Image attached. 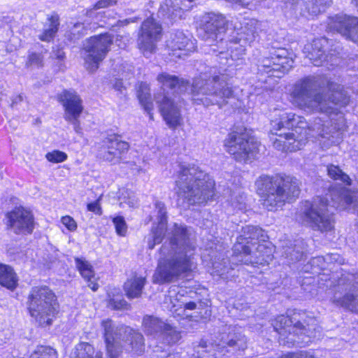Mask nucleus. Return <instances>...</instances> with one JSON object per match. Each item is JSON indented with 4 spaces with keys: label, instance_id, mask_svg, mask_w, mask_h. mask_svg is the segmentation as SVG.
<instances>
[{
    "label": "nucleus",
    "instance_id": "de8ad7c7",
    "mask_svg": "<svg viewBox=\"0 0 358 358\" xmlns=\"http://www.w3.org/2000/svg\"><path fill=\"white\" fill-rule=\"evenodd\" d=\"M80 116H75L74 117H66L65 120L70 122L73 126V129L77 134L82 133V128L80 127V122L79 120Z\"/></svg>",
    "mask_w": 358,
    "mask_h": 358
},
{
    "label": "nucleus",
    "instance_id": "a19ab883",
    "mask_svg": "<svg viewBox=\"0 0 358 358\" xmlns=\"http://www.w3.org/2000/svg\"><path fill=\"white\" fill-rule=\"evenodd\" d=\"M67 155L59 150L49 152L45 155V158L52 163H60L66 160Z\"/></svg>",
    "mask_w": 358,
    "mask_h": 358
},
{
    "label": "nucleus",
    "instance_id": "20e7f679",
    "mask_svg": "<svg viewBox=\"0 0 358 358\" xmlns=\"http://www.w3.org/2000/svg\"><path fill=\"white\" fill-rule=\"evenodd\" d=\"M176 185L177 203L184 208L206 203L215 196V181L194 164L180 166Z\"/></svg>",
    "mask_w": 358,
    "mask_h": 358
},
{
    "label": "nucleus",
    "instance_id": "3c124183",
    "mask_svg": "<svg viewBox=\"0 0 358 358\" xmlns=\"http://www.w3.org/2000/svg\"><path fill=\"white\" fill-rule=\"evenodd\" d=\"M110 305L114 308L117 310L123 309L127 306V303L124 299H112L110 300Z\"/></svg>",
    "mask_w": 358,
    "mask_h": 358
},
{
    "label": "nucleus",
    "instance_id": "49530a36",
    "mask_svg": "<svg viewBox=\"0 0 358 358\" xmlns=\"http://www.w3.org/2000/svg\"><path fill=\"white\" fill-rule=\"evenodd\" d=\"M62 223L71 231H75L77 229V224L76 221L70 216H64L62 218Z\"/></svg>",
    "mask_w": 358,
    "mask_h": 358
},
{
    "label": "nucleus",
    "instance_id": "f704fd0d",
    "mask_svg": "<svg viewBox=\"0 0 358 358\" xmlns=\"http://www.w3.org/2000/svg\"><path fill=\"white\" fill-rule=\"evenodd\" d=\"M228 45L227 48L225 49L224 54H220L218 52H214L216 56H220L222 58L227 59L228 56H230L232 60L240 59L245 54V47L246 45H242L241 44H236L234 43H229V40L227 41Z\"/></svg>",
    "mask_w": 358,
    "mask_h": 358
},
{
    "label": "nucleus",
    "instance_id": "a211bd4d",
    "mask_svg": "<svg viewBox=\"0 0 358 358\" xmlns=\"http://www.w3.org/2000/svg\"><path fill=\"white\" fill-rule=\"evenodd\" d=\"M162 27L153 18L146 19L142 24L138 38V47L145 57L156 49V43L162 36Z\"/></svg>",
    "mask_w": 358,
    "mask_h": 358
},
{
    "label": "nucleus",
    "instance_id": "4468645a",
    "mask_svg": "<svg viewBox=\"0 0 358 358\" xmlns=\"http://www.w3.org/2000/svg\"><path fill=\"white\" fill-rule=\"evenodd\" d=\"M113 43V38L108 34L94 36L87 39L83 45L85 60L87 69L96 71L99 64L106 57Z\"/></svg>",
    "mask_w": 358,
    "mask_h": 358
},
{
    "label": "nucleus",
    "instance_id": "7c9ffc66",
    "mask_svg": "<svg viewBox=\"0 0 358 358\" xmlns=\"http://www.w3.org/2000/svg\"><path fill=\"white\" fill-rule=\"evenodd\" d=\"M48 22L45 25L43 31L38 36L41 41H51L58 31L59 18L57 15H52L48 18Z\"/></svg>",
    "mask_w": 358,
    "mask_h": 358
},
{
    "label": "nucleus",
    "instance_id": "6e6552de",
    "mask_svg": "<svg viewBox=\"0 0 358 358\" xmlns=\"http://www.w3.org/2000/svg\"><path fill=\"white\" fill-rule=\"evenodd\" d=\"M107 358H118L124 350L140 355L144 351L143 336L126 326H117L111 320H103Z\"/></svg>",
    "mask_w": 358,
    "mask_h": 358
},
{
    "label": "nucleus",
    "instance_id": "ea45409f",
    "mask_svg": "<svg viewBox=\"0 0 358 358\" xmlns=\"http://www.w3.org/2000/svg\"><path fill=\"white\" fill-rule=\"evenodd\" d=\"M29 358H58L55 350L48 346H38L31 353Z\"/></svg>",
    "mask_w": 358,
    "mask_h": 358
},
{
    "label": "nucleus",
    "instance_id": "c03bdc74",
    "mask_svg": "<svg viewBox=\"0 0 358 358\" xmlns=\"http://www.w3.org/2000/svg\"><path fill=\"white\" fill-rule=\"evenodd\" d=\"M321 260H324L327 263L338 262L342 264V258L338 254H328L324 257H317L313 259V262H320Z\"/></svg>",
    "mask_w": 358,
    "mask_h": 358
},
{
    "label": "nucleus",
    "instance_id": "b1692460",
    "mask_svg": "<svg viewBox=\"0 0 358 358\" xmlns=\"http://www.w3.org/2000/svg\"><path fill=\"white\" fill-rule=\"evenodd\" d=\"M358 24V17L345 14H337L329 17L327 28L331 31L340 34L346 39H349L352 27Z\"/></svg>",
    "mask_w": 358,
    "mask_h": 358
},
{
    "label": "nucleus",
    "instance_id": "4c0bfd02",
    "mask_svg": "<svg viewBox=\"0 0 358 358\" xmlns=\"http://www.w3.org/2000/svg\"><path fill=\"white\" fill-rule=\"evenodd\" d=\"M75 262L80 273L87 281L94 278V271L90 262L85 259L78 257L75 259Z\"/></svg>",
    "mask_w": 358,
    "mask_h": 358
},
{
    "label": "nucleus",
    "instance_id": "8fccbe9b",
    "mask_svg": "<svg viewBox=\"0 0 358 358\" xmlns=\"http://www.w3.org/2000/svg\"><path fill=\"white\" fill-rule=\"evenodd\" d=\"M204 303L199 301L197 303L194 301H189L184 303V311L186 310H201Z\"/></svg>",
    "mask_w": 358,
    "mask_h": 358
},
{
    "label": "nucleus",
    "instance_id": "5701e85b",
    "mask_svg": "<svg viewBox=\"0 0 358 358\" xmlns=\"http://www.w3.org/2000/svg\"><path fill=\"white\" fill-rule=\"evenodd\" d=\"M257 21L255 20H245L240 28L235 27V30L229 39V43L241 44L242 45H250L257 36Z\"/></svg>",
    "mask_w": 358,
    "mask_h": 358
},
{
    "label": "nucleus",
    "instance_id": "1a4fd4ad",
    "mask_svg": "<svg viewBox=\"0 0 358 358\" xmlns=\"http://www.w3.org/2000/svg\"><path fill=\"white\" fill-rule=\"evenodd\" d=\"M271 132H278L283 128L292 129L291 132L296 134V136L305 137L307 140L309 137H320L321 141L329 146L332 144L338 143L340 139L333 141V136H331V129L329 123L324 124L321 118H317L310 125L306 122L303 117L296 115L292 113L283 112L279 115V119L271 121Z\"/></svg>",
    "mask_w": 358,
    "mask_h": 358
},
{
    "label": "nucleus",
    "instance_id": "13d9d810",
    "mask_svg": "<svg viewBox=\"0 0 358 358\" xmlns=\"http://www.w3.org/2000/svg\"><path fill=\"white\" fill-rule=\"evenodd\" d=\"M159 358H180L178 354L169 353L166 356L161 355Z\"/></svg>",
    "mask_w": 358,
    "mask_h": 358
},
{
    "label": "nucleus",
    "instance_id": "6ab92c4d",
    "mask_svg": "<svg viewBox=\"0 0 358 358\" xmlns=\"http://www.w3.org/2000/svg\"><path fill=\"white\" fill-rule=\"evenodd\" d=\"M8 226L16 234H30L34 228V218L31 211L22 208H15L6 215Z\"/></svg>",
    "mask_w": 358,
    "mask_h": 358
},
{
    "label": "nucleus",
    "instance_id": "f257e3e1",
    "mask_svg": "<svg viewBox=\"0 0 358 358\" xmlns=\"http://www.w3.org/2000/svg\"><path fill=\"white\" fill-rule=\"evenodd\" d=\"M156 220L151 236L148 241L149 249L152 250L160 243L166 234L167 240L159 251L157 266L152 275L155 284L171 283L182 275L192 271L194 267V255L196 248L194 233L191 227L174 223L167 228V210L165 204L155 202Z\"/></svg>",
    "mask_w": 358,
    "mask_h": 358
},
{
    "label": "nucleus",
    "instance_id": "6e6d98bb",
    "mask_svg": "<svg viewBox=\"0 0 358 358\" xmlns=\"http://www.w3.org/2000/svg\"><path fill=\"white\" fill-rule=\"evenodd\" d=\"M53 57L59 61H62L65 57V53L62 50L57 49L54 51Z\"/></svg>",
    "mask_w": 358,
    "mask_h": 358
},
{
    "label": "nucleus",
    "instance_id": "0e129e2a",
    "mask_svg": "<svg viewBox=\"0 0 358 358\" xmlns=\"http://www.w3.org/2000/svg\"><path fill=\"white\" fill-rule=\"evenodd\" d=\"M356 4V6L358 7V0H353Z\"/></svg>",
    "mask_w": 358,
    "mask_h": 358
},
{
    "label": "nucleus",
    "instance_id": "9b49d317",
    "mask_svg": "<svg viewBox=\"0 0 358 358\" xmlns=\"http://www.w3.org/2000/svg\"><path fill=\"white\" fill-rule=\"evenodd\" d=\"M30 316L41 325H50L58 312L59 305L55 293L47 286L31 288L27 301Z\"/></svg>",
    "mask_w": 358,
    "mask_h": 358
},
{
    "label": "nucleus",
    "instance_id": "603ef678",
    "mask_svg": "<svg viewBox=\"0 0 358 358\" xmlns=\"http://www.w3.org/2000/svg\"><path fill=\"white\" fill-rule=\"evenodd\" d=\"M114 3L115 2H113L112 0H99L94 5V7L95 9L98 10L113 5Z\"/></svg>",
    "mask_w": 358,
    "mask_h": 358
},
{
    "label": "nucleus",
    "instance_id": "c9c22d12",
    "mask_svg": "<svg viewBox=\"0 0 358 358\" xmlns=\"http://www.w3.org/2000/svg\"><path fill=\"white\" fill-rule=\"evenodd\" d=\"M85 20L72 23V26L66 34V39L76 43L79 39L87 34V27L85 25Z\"/></svg>",
    "mask_w": 358,
    "mask_h": 358
},
{
    "label": "nucleus",
    "instance_id": "69168bd1",
    "mask_svg": "<svg viewBox=\"0 0 358 358\" xmlns=\"http://www.w3.org/2000/svg\"><path fill=\"white\" fill-rule=\"evenodd\" d=\"M169 300H170V301L172 303L171 296H169Z\"/></svg>",
    "mask_w": 358,
    "mask_h": 358
},
{
    "label": "nucleus",
    "instance_id": "bb28decb",
    "mask_svg": "<svg viewBox=\"0 0 358 358\" xmlns=\"http://www.w3.org/2000/svg\"><path fill=\"white\" fill-rule=\"evenodd\" d=\"M196 0H164L159 9V14L174 20L180 16L182 10H189L192 8V3Z\"/></svg>",
    "mask_w": 358,
    "mask_h": 358
},
{
    "label": "nucleus",
    "instance_id": "bf43d9fd",
    "mask_svg": "<svg viewBox=\"0 0 358 358\" xmlns=\"http://www.w3.org/2000/svg\"><path fill=\"white\" fill-rule=\"evenodd\" d=\"M90 283L89 284V287L93 290L96 291L99 288V285L94 282H93L92 279L89 281Z\"/></svg>",
    "mask_w": 358,
    "mask_h": 358
},
{
    "label": "nucleus",
    "instance_id": "37998d69",
    "mask_svg": "<svg viewBox=\"0 0 358 358\" xmlns=\"http://www.w3.org/2000/svg\"><path fill=\"white\" fill-rule=\"evenodd\" d=\"M43 57L41 53L29 52L28 55L27 66H41L43 65Z\"/></svg>",
    "mask_w": 358,
    "mask_h": 358
},
{
    "label": "nucleus",
    "instance_id": "393cba45",
    "mask_svg": "<svg viewBox=\"0 0 358 358\" xmlns=\"http://www.w3.org/2000/svg\"><path fill=\"white\" fill-rule=\"evenodd\" d=\"M327 44L328 40L325 38H315L312 43L305 45L303 52L314 66H322L327 61Z\"/></svg>",
    "mask_w": 358,
    "mask_h": 358
},
{
    "label": "nucleus",
    "instance_id": "4d7b16f0",
    "mask_svg": "<svg viewBox=\"0 0 358 358\" xmlns=\"http://www.w3.org/2000/svg\"><path fill=\"white\" fill-rule=\"evenodd\" d=\"M129 207H134L137 204L136 199L133 198H129L127 201H125Z\"/></svg>",
    "mask_w": 358,
    "mask_h": 358
},
{
    "label": "nucleus",
    "instance_id": "72a5a7b5",
    "mask_svg": "<svg viewBox=\"0 0 358 358\" xmlns=\"http://www.w3.org/2000/svg\"><path fill=\"white\" fill-rule=\"evenodd\" d=\"M306 247L303 241L297 240L293 247L285 248L284 255L290 262H294L303 259L305 254Z\"/></svg>",
    "mask_w": 358,
    "mask_h": 358
},
{
    "label": "nucleus",
    "instance_id": "ddd939ff",
    "mask_svg": "<svg viewBox=\"0 0 358 358\" xmlns=\"http://www.w3.org/2000/svg\"><path fill=\"white\" fill-rule=\"evenodd\" d=\"M225 150L238 162L254 159L259 152V143L245 132L234 131L224 140Z\"/></svg>",
    "mask_w": 358,
    "mask_h": 358
},
{
    "label": "nucleus",
    "instance_id": "864d4df0",
    "mask_svg": "<svg viewBox=\"0 0 358 358\" xmlns=\"http://www.w3.org/2000/svg\"><path fill=\"white\" fill-rule=\"evenodd\" d=\"M113 87L114 90L119 92L122 94H124V91L126 90L122 80L120 79H115L114 80V83H113Z\"/></svg>",
    "mask_w": 358,
    "mask_h": 358
},
{
    "label": "nucleus",
    "instance_id": "2f4dec72",
    "mask_svg": "<svg viewBox=\"0 0 358 358\" xmlns=\"http://www.w3.org/2000/svg\"><path fill=\"white\" fill-rule=\"evenodd\" d=\"M0 284L10 289L17 286V275L11 266L0 264Z\"/></svg>",
    "mask_w": 358,
    "mask_h": 358
},
{
    "label": "nucleus",
    "instance_id": "c85d7f7f",
    "mask_svg": "<svg viewBox=\"0 0 358 358\" xmlns=\"http://www.w3.org/2000/svg\"><path fill=\"white\" fill-rule=\"evenodd\" d=\"M71 358H102V352L96 351L90 343L80 342L72 350Z\"/></svg>",
    "mask_w": 358,
    "mask_h": 358
},
{
    "label": "nucleus",
    "instance_id": "c756f323",
    "mask_svg": "<svg viewBox=\"0 0 358 358\" xmlns=\"http://www.w3.org/2000/svg\"><path fill=\"white\" fill-rule=\"evenodd\" d=\"M145 283V278L143 277H134L128 280L124 283V291L128 298H138L141 295L142 290Z\"/></svg>",
    "mask_w": 358,
    "mask_h": 358
},
{
    "label": "nucleus",
    "instance_id": "473e14b6",
    "mask_svg": "<svg viewBox=\"0 0 358 358\" xmlns=\"http://www.w3.org/2000/svg\"><path fill=\"white\" fill-rule=\"evenodd\" d=\"M137 97L140 103L145 111L149 114L150 118L153 119V114L151 113L153 105L151 101L150 90L148 85L145 83H141L137 90Z\"/></svg>",
    "mask_w": 358,
    "mask_h": 358
},
{
    "label": "nucleus",
    "instance_id": "58836bf2",
    "mask_svg": "<svg viewBox=\"0 0 358 358\" xmlns=\"http://www.w3.org/2000/svg\"><path fill=\"white\" fill-rule=\"evenodd\" d=\"M327 172L329 176L335 180H340L347 185L350 184V178L346 173H343L342 170L338 166L330 165L327 166Z\"/></svg>",
    "mask_w": 358,
    "mask_h": 358
},
{
    "label": "nucleus",
    "instance_id": "aec40b11",
    "mask_svg": "<svg viewBox=\"0 0 358 358\" xmlns=\"http://www.w3.org/2000/svg\"><path fill=\"white\" fill-rule=\"evenodd\" d=\"M129 145L126 141L119 139L116 136H110L103 141L99 150V156L105 161L116 163L121 155L129 150Z\"/></svg>",
    "mask_w": 358,
    "mask_h": 358
},
{
    "label": "nucleus",
    "instance_id": "423d86ee",
    "mask_svg": "<svg viewBox=\"0 0 358 358\" xmlns=\"http://www.w3.org/2000/svg\"><path fill=\"white\" fill-rule=\"evenodd\" d=\"M255 186L263 206L269 211L282 208L287 201L298 197L300 193L297 179L282 174L262 175L257 179Z\"/></svg>",
    "mask_w": 358,
    "mask_h": 358
},
{
    "label": "nucleus",
    "instance_id": "9d476101",
    "mask_svg": "<svg viewBox=\"0 0 358 358\" xmlns=\"http://www.w3.org/2000/svg\"><path fill=\"white\" fill-rule=\"evenodd\" d=\"M326 286L333 289L330 301L338 308L358 313V271L334 274Z\"/></svg>",
    "mask_w": 358,
    "mask_h": 358
},
{
    "label": "nucleus",
    "instance_id": "f8f14e48",
    "mask_svg": "<svg viewBox=\"0 0 358 358\" xmlns=\"http://www.w3.org/2000/svg\"><path fill=\"white\" fill-rule=\"evenodd\" d=\"M227 21L221 13H207L202 16L198 35L209 43L213 52L224 54L227 41L224 40Z\"/></svg>",
    "mask_w": 358,
    "mask_h": 358
},
{
    "label": "nucleus",
    "instance_id": "e433bc0d",
    "mask_svg": "<svg viewBox=\"0 0 358 358\" xmlns=\"http://www.w3.org/2000/svg\"><path fill=\"white\" fill-rule=\"evenodd\" d=\"M213 273L221 278L227 280L229 277V273L234 268L228 258L218 259L213 262Z\"/></svg>",
    "mask_w": 358,
    "mask_h": 358
},
{
    "label": "nucleus",
    "instance_id": "412c9836",
    "mask_svg": "<svg viewBox=\"0 0 358 358\" xmlns=\"http://www.w3.org/2000/svg\"><path fill=\"white\" fill-rule=\"evenodd\" d=\"M167 46L172 52L173 55L180 58L188 55L189 52L196 50L194 42L180 31H177L171 35L167 41Z\"/></svg>",
    "mask_w": 358,
    "mask_h": 358
},
{
    "label": "nucleus",
    "instance_id": "a18cd8bd",
    "mask_svg": "<svg viewBox=\"0 0 358 358\" xmlns=\"http://www.w3.org/2000/svg\"><path fill=\"white\" fill-rule=\"evenodd\" d=\"M245 200V196L243 194L236 196V197L233 199L231 201V206L236 210H244L246 208Z\"/></svg>",
    "mask_w": 358,
    "mask_h": 358
},
{
    "label": "nucleus",
    "instance_id": "338daca9",
    "mask_svg": "<svg viewBox=\"0 0 358 358\" xmlns=\"http://www.w3.org/2000/svg\"><path fill=\"white\" fill-rule=\"evenodd\" d=\"M215 358H217V357H215Z\"/></svg>",
    "mask_w": 358,
    "mask_h": 358
},
{
    "label": "nucleus",
    "instance_id": "0eeeda50",
    "mask_svg": "<svg viewBox=\"0 0 358 358\" xmlns=\"http://www.w3.org/2000/svg\"><path fill=\"white\" fill-rule=\"evenodd\" d=\"M268 236L262 228L254 225L243 227L241 234L234 246V251L240 255H243L245 259L239 261L245 264H268L273 259L272 249L267 243Z\"/></svg>",
    "mask_w": 358,
    "mask_h": 358
},
{
    "label": "nucleus",
    "instance_id": "dca6fc26",
    "mask_svg": "<svg viewBox=\"0 0 358 358\" xmlns=\"http://www.w3.org/2000/svg\"><path fill=\"white\" fill-rule=\"evenodd\" d=\"M294 60L287 57V51L280 48L270 52L269 57L262 59L258 66L259 71L266 73L269 77L281 78L293 66Z\"/></svg>",
    "mask_w": 358,
    "mask_h": 358
},
{
    "label": "nucleus",
    "instance_id": "cd10ccee",
    "mask_svg": "<svg viewBox=\"0 0 358 358\" xmlns=\"http://www.w3.org/2000/svg\"><path fill=\"white\" fill-rule=\"evenodd\" d=\"M331 3V0H287V4L295 9L297 6L305 7L310 15H317L324 11L327 6Z\"/></svg>",
    "mask_w": 358,
    "mask_h": 358
},
{
    "label": "nucleus",
    "instance_id": "680f3d73",
    "mask_svg": "<svg viewBox=\"0 0 358 358\" xmlns=\"http://www.w3.org/2000/svg\"><path fill=\"white\" fill-rule=\"evenodd\" d=\"M125 21L127 22V23H129V22H134V20H131V19H129V20H126Z\"/></svg>",
    "mask_w": 358,
    "mask_h": 358
},
{
    "label": "nucleus",
    "instance_id": "5fc2aeb1",
    "mask_svg": "<svg viewBox=\"0 0 358 358\" xmlns=\"http://www.w3.org/2000/svg\"><path fill=\"white\" fill-rule=\"evenodd\" d=\"M96 9L93 6L92 8H90L86 12V17L91 18L92 20H95L97 18L98 15H100V13L96 12Z\"/></svg>",
    "mask_w": 358,
    "mask_h": 358
},
{
    "label": "nucleus",
    "instance_id": "79ce46f5",
    "mask_svg": "<svg viewBox=\"0 0 358 358\" xmlns=\"http://www.w3.org/2000/svg\"><path fill=\"white\" fill-rule=\"evenodd\" d=\"M113 222L115 225L117 234L120 236H124L127 233V227L124 217L117 216L113 219Z\"/></svg>",
    "mask_w": 358,
    "mask_h": 358
},
{
    "label": "nucleus",
    "instance_id": "39448f33",
    "mask_svg": "<svg viewBox=\"0 0 358 358\" xmlns=\"http://www.w3.org/2000/svg\"><path fill=\"white\" fill-rule=\"evenodd\" d=\"M272 325L279 334L280 342L288 347L307 344L310 338L321 336L316 320L302 310L294 311L291 315H279L272 322Z\"/></svg>",
    "mask_w": 358,
    "mask_h": 358
},
{
    "label": "nucleus",
    "instance_id": "f3484780",
    "mask_svg": "<svg viewBox=\"0 0 358 358\" xmlns=\"http://www.w3.org/2000/svg\"><path fill=\"white\" fill-rule=\"evenodd\" d=\"M215 345L231 353L243 352L248 348V338L241 327L224 325L219 331Z\"/></svg>",
    "mask_w": 358,
    "mask_h": 358
},
{
    "label": "nucleus",
    "instance_id": "2eb2a0df",
    "mask_svg": "<svg viewBox=\"0 0 358 358\" xmlns=\"http://www.w3.org/2000/svg\"><path fill=\"white\" fill-rule=\"evenodd\" d=\"M143 327L145 334L168 345L174 344L181 338L180 333L176 328L154 316L145 315Z\"/></svg>",
    "mask_w": 358,
    "mask_h": 358
},
{
    "label": "nucleus",
    "instance_id": "a878e982",
    "mask_svg": "<svg viewBox=\"0 0 358 358\" xmlns=\"http://www.w3.org/2000/svg\"><path fill=\"white\" fill-rule=\"evenodd\" d=\"M272 133L280 138L273 142V146L282 151L295 152L301 150L305 145L307 141L305 139V137L300 138V136H296V134L294 132L278 134L275 131Z\"/></svg>",
    "mask_w": 358,
    "mask_h": 358
},
{
    "label": "nucleus",
    "instance_id": "052dcab7",
    "mask_svg": "<svg viewBox=\"0 0 358 358\" xmlns=\"http://www.w3.org/2000/svg\"><path fill=\"white\" fill-rule=\"evenodd\" d=\"M201 347H202V348H206V347H207V345H206V342H204V341H202V342L201 343Z\"/></svg>",
    "mask_w": 358,
    "mask_h": 358
},
{
    "label": "nucleus",
    "instance_id": "09e8293b",
    "mask_svg": "<svg viewBox=\"0 0 358 358\" xmlns=\"http://www.w3.org/2000/svg\"><path fill=\"white\" fill-rule=\"evenodd\" d=\"M87 208L89 211L93 212L96 215H101L102 214V209L99 199L94 202L88 203Z\"/></svg>",
    "mask_w": 358,
    "mask_h": 358
},
{
    "label": "nucleus",
    "instance_id": "7ed1b4c3",
    "mask_svg": "<svg viewBox=\"0 0 358 358\" xmlns=\"http://www.w3.org/2000/svg\"><path fill=\"white\" fill-rule=\"evenodd\" d=\"M291 96L293 103L301 109L326 115L330 120L324 124L329 123L332 141L341 138L345 121L338 108L350 102L343 86L320 76H309L296 82Z\"/></svg>",
    "mask_w": 358,
    "mask_h": 358
},
{
    "label": "nucleus",
    "instance_id": "4be33fe9",
    "mask_svg": "<svg viewBox=\"0 0 358 358\" xmlns=\"http://www.w3.org/2000/svg\"><path fill=\"white\" fill-rule=\"evenodd\" d=\"M58 100L64 108V118L80 116L83 106L80 96L72 90H64L58 95Z\"/></svg>",
    "mask_w": 358,
    "mask_h": 358
},
{
    "label": "nucleus",
    "instance_id": "e2e57ef3",
    "mask_svg": "<svg viewBox=\"0 0 358 358\" xmlns=\"http://www.w3.org/2000/svg\"><path fill=\"white\" fill-rule=\"evenodd\" d=\"M17 99H18V100H19L20 101H21L22 100V96H21V95H19V96H18V97H17Z\"/></svg>",
    "mask_w": 358,
    "mask_h": 358
},
{
    "label": "nucleus",
    "instance_id": "f03ea898",
    "mask_svg": "<svg viewBox=\"0 0 358 358\" xmlns=\"http://www.w3.org/2000/svg\"><path fill=\"white\" fill-rule=\"evenodd\" d=\"M229 79L230 76L225 73L220 72L211 76L205 73L196 78L189 85L187 80L162 73L157 78L162 89L155 95V101L166 124L170 128L175 129L181 124L182 118L178 103L169 96V92H165L166 90H173V93H182L189 90L194 103L205 107L217 106L222 108L234 96Z\"/></svg>",
    "mask_w": 358,
    "mask_h": 358
}]
</instances>
